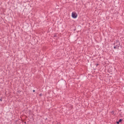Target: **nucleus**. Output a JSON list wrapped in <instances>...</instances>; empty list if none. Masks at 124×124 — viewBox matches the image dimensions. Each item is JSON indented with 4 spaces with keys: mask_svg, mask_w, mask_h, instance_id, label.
Segmentation results:
<instances>
[{
    "mask_svg": "<svg viewBox=\"0 0 124 124\" xmlns=\"http://www.w3.org/2000/svg\"><path fill=\"white\" fill-rule=\"evenodd\" d=\"M122 119H120L119 121L118 122H119V123H121V122H122Z\"/></svg>",
    "mask_w": 124,
    "mask_h": 124,
    "instance_id": "2",
    "label": "nucleus"
},
{
    "mask_svg": "<svg viewBox=\"0 0 124 124\" xmlns=\"http://www.w3.org/2000/svg\"><path fill=\"white\" fill-rule=\"evenodd\" d=\"M72 17L74 18V19H76V18H77V14L73 12L72 13Z\"/></svg>",
    "mask_w": 124,
    "mask_h": 124,
    "instance_id": "1",
    "label": "nucleus"
},
{
    "mask_svg": "<svg viewBox=\"0 0 124 124\" xmlns=\"http://www.w3.org/2000/svg\"><path fill=\"white\" fill-rule=\"evenodd\" d=\"M116 48H117V46H114V49H116Z\"/></svg>",
    "mask_w": 124,
    "mask_h": 124,
    "instance_id": "4",
    "label": "nucleus"
},
{
    "mask_svg": "<svg viewBox=\"0 0 124 124\" xmlns=\"http://www.w3.org/2000/svg\"><path fill=\"white\" fill-rule=\"evenodd\" d=\"M35 92V90H33V92L34 93Z\"/></svg>",
    "mask_w": 124,
    "mask_h": 124,
    "instance_id": "5",
    "label": "nucleus"
},
{
    "mask_svg": "<svg viewBox=\"0 0 124 124\" xmlns=\"http://www.w3.org/2000/svg\"><path fill=\"white\" fill-rule=\"evenodd\" d=\"M117 124H119L120 122L118 121V122H117Z\"/></svg>",
    "mask_w": 124,
    "mask_h": 124,
    "instance_id": "3",
    "label": "nucleus"
}]
</instances>
